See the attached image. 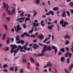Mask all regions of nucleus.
Masks as SVG:
<instances>
[{
    "instance_id": "34",
    "label": "nucleus",
    "mask_w": 73,
    "mask_h": 73,
    "mask_svg": "<svg viewBox=\"0 0 73 73\" xmlns=\"http://www.w3.org/2000/svg\"><path fill=\"white\" fill-rule=\"evenodd\" d=\"M66 14H67V15H68V16H69V17H70V13H69V11H66Z\"/></svg>"
},
{
    "instance_id": "62",
    "label": "nucleus",
    "mask_w": 73,
    "mask_h": 73,
    "mask_svg": "<svg viewBox=\"0 0 73 73\" xmlns=\"http://www.w3.org/2000/svg\"><path fill=\"white\" fill-rule=\"evenodd\" d=\"M64 24L66 25H68V23L67 22H65V21H64Z\"/></svg>"
},
{
    "instance_id": "56",
    "label": "nucleus",
    "mask_w": 73,
    "mask_h": 73,
    "mask_svg": "<svg viewBox=\"0 0 73 73\" xmlns=\"http://www.w3.org/2000/svg\"><path fill=\"white\" fill-rule=\"evenodd\" d=\"M53 23H55L56 24H57V20H56L54 22H53Z\"/></svg>"
},
{
    "instance_id": "46",
    "label": "nucleus",
    "mask_w": 73,
    "mask_h": 73,
    "mask_svg": "<svg viewBox=\"0 0 73 73\" xmlns=\"http://www.w3.org/2000/svg\"><path fill=\"white\" fill-rule=\"evenodd\" d=\"M31 37H34V38H35V37H36V36L33 34L31 35Z\"/></svg>"
},
{
    "instance_id": "51",
    "label": "nucleus",
    "mask_w": 73,
    "mask_h": 73,
    "mask_svg": "<svg viewBox=\"0 0 73 73\" xmlns=\"http://www.w3.org/2000/svg\"><path fill=\"white\" fill-rule=\"evenodd\" d=\"M71 56H72V54H71V53H70L68 54V57L69 58H70V57H71Z\"/></svg>"
},
{
    "instance_id": "31",
    "label": "nucleus",
    "mask_w": 73,
    "mask_h": 73,
    "mask_svg": "<svg viewBox=\"0 0 73 73\" xmlns=\"http://www.w3.org/2000/svg\"><path fill=\"white\" fill-rule=\"evenodd\" d=\"M23 50V48H22L21 49V50H20L21 52H25V53L26 51L25 50Z\"/></svg>"
},
{
    "instance_id": "28",
    "label": "nucleus",
    "mask_w": 73,
    "mask_h": 73,
    "mask_svg": "<svg viewBox=\"0 0 73 73\" xmlns=\"http://www.w3.org/2000/svg\"><path fill=\"white\" fill-rule=\"evenodd\" d=\"M6 37V34H3L2 39L3 40H4L5 38V37Z\"/></svg>"
},
{
    "instance_id": "48",
    "label": "nucleus",
    "mask_w": 73,
    "mask_h": 73,
    "mask_svg": "<svg viewBox=\"0 0 73 73\" xmlns=\"http://www.w3.org/2000/svg\"><path fill=\"white\" fill-rule=\"evenodd\" d=\"M9 50V47H7L6 48V49H5V51H7H7H8Z\"/></svg>"
},
{
    "instance_id": "52",
    "label": "nucleus",
    "mask_w": 73,
    "mask_h": 73,
    "mask_svg": "<svg viewBox=\"0 0 73 73\" xmlns=\"http://www.w3.org/2000/svg\"><path fill=\"white\" fill-rule=\"evenodd\" d=\"M69 58H68L67 60V62L68 64H69Z\"/></svg>"
},
{
    "instance_id": "9",
    "label": "nucleus",
    "mask_w": 73,
    "mask_h": 73,
    "mask_svg": "<svg viewBox=\"0 0 73 73\" xmlns=\"http://www.w3.org/2000/svg\"><path fill=\"white\" fill-rule=\"evenodd\" d=\"M10 46L11 47H12V48L14 49H16V48H17V46L15 44H11L10 45Z\"/></svg>"
},
{
    "instance_id": "4",
    "label": "nucleus",
    "mask_w": 73,
    "mask_h": 73,
    "mask_svg": "<svg viewBox=\"0 0 73 73\" xmlns=\"http://www.w3.org/2000/svg\"><path fill=\"white\" fill-rule=\"evenodd\" d=\"M50 14H51V15L52 16H53L54 15V12L52 10H50L49 12H47L46 14V15H47V16H49L50 15Z\"/></svg>"
},
{
    "instance_id": "57",
    "label": "nucleus",
    "mask_w": 73,
    "mask_h": 73,
    "mask_svg": "<svg viewBox=\"0 0 73 73\" xmlns=\"http://www.w3.org/2000/svg\"><path fill=\"white\" fill-rule=\"evenodd\" d=\"M48 29H52V27L50 26H48Z\"/></svg>"
},
{
    "instance_id": "47",
    "label": "nucleus",
    "mask_w": 73,
    "mask_h": 73,
    "mask_svg": "<svg viewBox=\"0 0 73 73\" xmlns=\"http://www.w3.org/2000/svg\"><path fill=\"white\" fill-rule=\"evenodd\" d=\"M10 18L9 17H7L6 20L8 21H9L10 20Z\"/></svg>"
},
{
    "instance_id": "22",
    "label": "nucleus",
    "mask_w": 73,
    "mask_h": 73,
    "mask_svg": "<svg viewBox=\"0 0 73 73\" xmlns=\"http://www.w3.org/2000/svg\"><path fill=\"white\" fill-rule=\"evenodd\" d=\"M60 60L62 62H63V61L65 60V58L64 57H62L60 58Z\"/></svg>"
},
{
    "instance_id": "55",
    "label": "nucleus",
    "mask_w": 73,
    "mask_h": 73,
    "mask_svg": "<svg viewBox=\"0 0 73 73\" xmlns=\"http://www.w3.org/2000/svg\"><path fill=\"white\" fill-rule=\"evenodd\" d=\"M36 23L35 22L33 24V27H36Z\"/></svg>"
},
{
    "instance_id": "12",
    "label": "nucleus",
    "mask_w": 73,
    "mask_h": 73,
    "mask_svg": "<svg viewBox=\"0 0 73 73\" xmlns=\"http://www.w3.org/2000/svg\"><path fill=\"white\" fill-rule=\"evenodd\" d=\"M66 38H68V39H69V38H70V36L68 35H66L64 36V39H66Z\"/></svg>"
},
{
    "instance_id": "18",
    "label": "nucleus",
    "mask_w": 73,
    "mask_h": 73,
    "mask_svg": "<svg viewBox=\"0 0 73 73\" xmlns=\"http://www.w3.org/2000/svg\"><path fill=\"white\" fill-rule=\"evenodd\" d=\"M53 9L54 11H57L58 10V7H54Z\"/></svg>"
},
{
    "instance_id": "16",
    "label": "nucleus",
    "mask_w": 73,
    "mask_h": 73,
    "mask_svg": "<svg viewBox=\"0 0 73 73\" xmlns=\"http://www.w3.org/2000/svg\"><path fill=\"white\" fill-rule=\"evenodd\" d=\"M30 61H32L33 63H35V60L32 57H30Z\"/></svg>"
},
{
    "instance_id": "1",
    "label": "nucleus",
    "mask_w": 73,
    "mask_h": 73,
    "mask_svg": "<svg viewBox=\"0 0 73 73\" xmlns=\"http://www.w3.org/2000/svg\"><path fill=\"white\" fill-rule=\"evenodd\" d=\"M48 50L49 51H50L52 50V48L50 47V46L49 45L48 48H46V45H44L43 46V48L42 49L41 53H45L46 50Z\"/></svg>"
},
{
    "instance_id": "44",
    "label": "nucleus",
    "mask_w": 73,
    "mask_h": 73,
    "mask_svg": "<svg viewBox=\"0 0 73 73\" xmlns=\"http://www.w3.org/2000/svg\"><path fill=\"white\" fill-rule=\"evenodd\" d=\"M27 68L28 69L30 68V62H29L28 64Z\"/></svg>"
},
{
    "instance_id": "38",
    "label": "nucleus",
    "mask_w": 73,
    "mask_h": 73,
    "mask_svg": "<svg viewBox=\"0 0 73 73\" xmlns=\"http://www.w3.org/2000/svg\"><path fill=\"white\" fill-rule=\"evenodd\" d=\"M33 12H34V14L33 16H36V15L37 13V12H36V10H35L33 11Z\"/></svg>"
},
{
    "instance_id": "6",
    "label": "nucleus",
    "mask_w": 73,
    "mask_h": 73,
    "mask_svg": "<svg viewBox=\"0 0 73 73\" xmlns=\"http://www.w3.org/2000/svg\"><path fill=\"white\" fill-rule=\"evenodd\" d=\"M52 48L53 49H55V54H56L57 51H58V49H57V48H56L55 46H52Z\"/></svg>"
},
{
    "instance_id": "60",
    "label": "nucleus",
    "mask_w": 73,
    "mask_h": 73,
    "mask_svg": "<svg viewBox=\"0 0 73 73\" xmlns=\"http://www.w3.org/2000/svg\"><path fill=\"white\" fill-rule=\"evenodd\" d=\"M27 62V60L26 59H24L23 60V62Z\"/></svg>"
},
{
    "instance_id": "50",
    "label": "nucleus",
    "mask_w": 73,
    "mask_h": 73,
    "mask_svg": "<svg viewBox=\"0 0 73 73\" xmlns=\"http://www.w3.org/2000/svg\"><path fill=\"white\" fill-rule=\"evenodd\" d=\"M18 70V69L17 68V66L15 67V72H17V70Z\"/></svg>"
},
{
    "instance_id": "64",
    "label": "nucleus",
    "mask_w": 73,
    "mask_h": 73,
    "mask_svg": "<svg viewBox=\"0 0 73 73\" xmlns=\"http://www.w3.org/2000/svg\"><path fill=\"white\" fill-rule=\"evenodd\" d=\"M71 12V13L72 14L73 13V9H72L70 10Z\"/></svg>"
},
{
    "instance_id": "41",
    "label": "nucleus",
    "mask_w": 73,
    "mask_h": 73,
    "mask_svg": "<svg viewBox=\"0 0 73 73\" xmlns=\"http://www.w3.org/2000/svg\"><path fill=\"white\" fill-rule=\"evenodd\" d=\"M6 42L7 44H9V38H7L6 40Z\"/></svg>"
},
{
    "instance_id": "59",
    "label": "nucleus",
    "mask_w": 73,
    "mask_h": 73,
    "mask_svg": "<svg viewBox=\"0 0 73 73\" xmlns=\"http://www.w3.org/2000/svg\"><path fill=\"white\" fill-rule=\"evenodd\" d=\"M25 46H28V45H29V44H28V42H26V43H25Z\"/></svg>"
},
{
    "instance_id": "10",
    "label": "nucleus",
    "mask_w": 73,
    "mask_h": 73,
    "mask_svg": "<svg viewBox=\"0 0 73 73\" xmlns=\"http://www.w3.org/2000/svg\"><path fill=\"white\" fill-rule=\"evenodd\" d=\"M47 65L49 67H52V64L49 61L47 62Z\"/></svg>"
},
{
    "instance_id": "24",
    "label": "nucleus",
    "mask_w": 73,
    "mask_h": 73,
    "mask_svg": "<svg viewBox=\"0 0 73 73\" xmlns=\"http://www.w3.org/2000/svg\"><path fill=\"white\" fill-rule=\"evenodd\" d=\"M24 12H22L20 14L21 17H24Z\"/></svg>"
},
{
    "instance_id": "49",
    "label": "nucleus",
    "mask_w": 73,
    "mask_h": 73,
    "mask_svg": "<svg viewBox=\"0 0 73 73\" xmlns=\"http://www.w3.org/2000/svg\"><path fill=\"white\" fill-rule=\"evenodd\" d=\"M57 25L58 30V31H59V30H60V25H59V24H57Z\"/></svg>"
},
{
    "instance_id": "35",
    "label": "nucleus",
    "mask_w": 73,
    "mask_h": 73,
    "mask_svg": "<svg viewBox=\"0 0 73 73\" xmlns=\"http://www.w3.org/2000/svg\"><path fill=\"white\" fill-rule=\"evenodd\" d=\"M7 67H8V65L7 64H5L3 66V68H6Z\"/></svg>"
},
{
    "instance_id": "63",
    "label": "nucleus",
    "mask_w": 73,
    "mask_h": 73,
    "mask_svg": "<svg viewBox=\"0 0 73 73\" xmlns=\"http://www.w3.org/2000/svg\"><path fill=\"white\" fill-rule=\"evenodd\" d=\"M37 40H36V39H35L33 41V42H37Z\"/></svg>"
},
{
    "instance_id": "54",
    "label": "nucleus",
    "mask_w": 73,
    "mask_h": 73,
    "mask_svg": "<svg viewBox=\"0 0 73 73\" xmlns=\"http://www.w3.org/2000/svg\"><path fill=\"white\" fill-rule=\"evenodd\" d=\"M23 68H22V69H20V72L21 73H23Z\"/></svg>"
},
{
    "instance_id": "61",
    "label": "nucleus",
    "mask_w": 73,
    "mask_h": 73,
    "mask_svg": "<svg viewBox=\"0 0 73 73\" xmlns=\"http://www.w3.org/2000/svg\"><path fill=\"white\" fill-rule=\"evenodd\" d=\"M44 72H45V73H47L48 72V70H47V69H44Z\"/></svg>"
},
{
    "instance_id": "27",
    "label": "nucleus",
    "mask_w": 73,
    "mask_h": 73,
    "mask_svg": "<svg viewBox=\"0 0 73 73\" xmlns=\"http://www.w3.org/2000/svg\"><path fill=\"white\" fill-rule=\"evenodd\" d=\"M20 43L21 44L23 45V44H24V41L23 40H20Z\"/></svg>"
},
{
    "instance_id": "3",
    "label": "nucleus",
    "mask_w": 73,
    "mask_h": 73,
    "mask_svg": "<svg viewBox=\"0 0 73 73\" xmlns=\"http://www.w3.org/2000/svg\"><path fill=\"white\" fill-rule=\"evenodd\" d=\"M25 17H22L19 19H17V21H19V20H20L19 21V23H23V21H24V20H25Z\"/></svg>"
},
{
    "instance_id": "8",
    "label": "nucleus",
    "mask_w": 73,
    "mask_h": 73,
    "mask_svg": "<svg viewBox=\"0 0 73 73\" xmlns=\"http://www.w3.org/2000/svg\"><path fill=\"white\" fill-rule=\"evenodd\" d=\"M66 13L65 11H63L61 15L62 17H66Z\"/></svg>"
},
{
    "instance_id": "32",
    "label": "nucleus",
    "mask_w": 73,
    "mask_h": 73,
    "mask_svg": "<svg viewBox=\"0 0 73 73\" xmlns=\"http://www.w3.org/2000/svg\"><path fill=\"white\" fill-rule=\"evenodd\" d=\"M23 48V46L21 47V46H18V48L17 49L19 50V49H21V50Z\"/></svg>"
},
{
    "instance_id": "33",
    "label": "nucleus",
    "mask_w": 73,
    "mask_h": 73,
    "mask_svg": "<svg viewBox=\"0 0 73 73\" xmlns=\"http://www.w3.org/2000/svg\"><path fill=\"white\" fill-rule=\"evenodd\" d=\"M24 34L25 35H26V36H27V37H30V35L27 34L26 33H24Z\"/></svg>"
},
{
    "instance_id": "58",
    "label": "nucleus",
    "mask_w": 73,
    "mask_h": 73,
    "mask_svg": "<svg viewBox=\"0 0 73 73\" xmlns=\"http://www.w3.org/2000/svg\"><path fill=\"white\" fill-rule=\"evenodd\" d=\"M65 48H66V50L67 51H68L69 50V47H66Z\"/></svg>"
},
{
    "instance_id": "2",
    "label": "nucleus",
    "mask_w": 73,
    "mask_h": 73,
    "mask_svg": "<svg viewBox=\"0 0 73 73\" xmlns=\"http://www.w3.org/2000/svg\"><path fill=\"white\" fill-rule=\"evenodd\" d=\"M3 7L4 8H6V6L7 8L6 9V11H8V9L9 8V7H8V4H7L6 5L5 4V2H3Z\"/></svg>"
},
{
    "instance_id": "11",
    "label": "nucleus",
    "mask_w": 73,
    "mask_h": 73,
    "mask_svg": "<svg viewBox=\"0 0 73 73\" xmlns=\"http://www.w3.org/2000/svg\"><path fill=\"white\" fill-rule=\"evenodd\" d=\"M38 38H40V40H42L43 38H44V36L43 35H40L39 36H38Z\"/></svg>"
},
{
    "instance_id": "19",
    "label": "nucleus",
    "mask_w": 73,
    "mask_h": 73,
    "mask_svg": "<svg viewBox=\"0 0 73 73\" xmlns=\"http://www.w3.org/2000/svg\"><path fill=\"white\" fill-rule=\"evenodd\" d=\"M33 31H34V28H32L31 30H30L29 32V33H32V32H33Z\"/></svg>"
},
{
    "instance_id": "43",
    "label": "nucleus",
    "mask_w": 73,
    "mask_h": 73,
    "mask_svg": "<svg viewBox=\"0 0 73 73\" xmlns=\"http://www.w3.org/2000/svg\"><path fill=\"white\" fill-rule=\"evenodd\" d=\"M19 49H17L15 50H14V52L16 53L17 52L19 51Z\"/></svg>"
},
{
    "instance_id": "40",
    "label": "nucleus",
    "mask_w": 73,
    "mask_h": 73,
    "mask_svg": "<svg viewBox=\"0 0 73 73\" xmlns=\"http://www.w3.org/2000/svg\"><path fill=\"white\" fill-rule=\"evenodd\" d=\"M13 52H14V49H13V48H12L11 49L10 53H13Z\"/></svg>"
},
{
    "instance_id": "45",
    "label": "nucleus",
    "mask_w": 73,
    "mask_h": 73,
    "mask_svg": "<svg viewBox=\"0 0 73 73\" xmlns=\"http://www.w3.org/2000/svg\"><path fill=\"white\" fill-rule=\"evenodd\" d=\"M29 20V17H27L25 19V22H26V21Z\"/></svg>"
},
{
    "instance_id": "15",
    "label": "nucleus",
    "mask_w": 73,
    "mask_h": 73,
    "mask_svg": "<svg viewBox=\"0 0 73 73\" xmlns=\"http://www.w3.org/2000/svg\"><path fill=\"white\" fill-rule=\"evenodd\" d=\"M42 53H40L39 54H38V57H42V56H43L44 54V52H42Z\"/></svg>"
},
{
    "instance_id": "29",
    "label": "nucleus",
    "mask_w": 73,
    "mask_h": 73,
    "mask_svg": "<svg viewBox=\"0 0 73 73\" xmlns=\"http://www.w3.org/2000/svg\"><path fill=\"white\" fill-rule=\"evenodd\" d=\"M50 38H46L43 41V42L44 43V42H45L47 40H49Z\"/></svg>"
},
{
    "instance_id": "21",
    "label": "nucleus",
    "mask_w": 73,
    "mask_h": 73,
    "mask_svg": "<svg viewBox=\"0 0 73 73\" xmlns=\"http://www.w3.org/2000/svg\"><path fill=\"white\" fill-rule=\"evenodd\" d=\"M20 37V36L19 35H18L16 36V40H20V38H19Z\"/></svg>"
},
{
    "instance_id": "37",
    "label": "nucleus",
    "mask_w": 73,
    "mask_h": 73,
    "mask_svg": "<svg viewBox=\"0 0 73 73\" xmlns=\"http://www.w3.org/2000/svg\"><path fill=\"white\" fill-rule=\"evenodd\" d=\"M23 47V49H24H24L25 50H27V48L26 47V46L25 45H24Z\"/></svg>"
},
{
    "instance_id": "36",
    "label": "nucleus",
    "mask_w": 73,
    "mask_h": 73,
    "mask_svg": "<svg viewBox=\"0 0 73 73\" xmlns=\"http://www.w3.org/2000/svg\"><path fill=\"white\" fill-rule=\"evenodd\" d=\"M23 27L24 29H26L27 28V26L25 24H24L23 25Z\"/></svg>"
},
{
    "instance_id": "53",
    "label": "nucleus",
    "mask_w": 73,
    "mask_h": 73,
    "mask_svg": "<svg viewBox=\"0 0 73 73\" xmlns=\"http://www.w3.org/2000/svg\"><path fill=\"white\" fill-rule=\"evenodd\" d=\"M24 35H25V34H24V33L23 34H22L21 36V37H24L25 36Z\"/></svg>"
},
{
    "instance_id": "5",
    "label": "nucleus",
    "mask_w": 73,
    "mask_h": 73,
    "mask_svg": "<svg viewBox=\"0 0 73 73\" xmlns=\"http://www.w3.org/2000/svg\"><path fill=\"white\" fill-rule=\"evenodd\" d=\"M32 48H34V49H38V48H39V45L35 43L34 44V46H32Z\"/></svg>"
},
{
    "instance_id": "39",
    "label": "nucleus",
    "mask_w": 73,
    "mask_h": 73,
    "mask_svg": "<svg viewBox=\"0 0 73 73\" xmlns=\"http://www.w3.org/2000/svg\"><path fill=\"white\" fill-rule=\"evenodd\" d=\"M40 2V0H36V4H39Z\"/></svg>"
},
{
    "instance_id": "20",
    "label": "nucleus",
    "mask_w": 73,
    "mask_h": 73,
    "mask_svg": "<svg viewBox=\"0 0 73 73\" xmlns=\"http://www.w3.org/2000/svg\"><path fill=\"white\" fill-rule=\"evenodd\" d=\"M5 16H6V14L5 13H3V14L2 19H4L5 17Z\"/></svg>"
},
{
    "instance_id": "13",
    "label": "nucleus",
    "mask_w": 73,
    "mask_h": 73,
    "mask_svg": "<svg viewBox=\"0 0 73 73\" xmlns=\"http://www.w3.org/2000/svg\"><path fill=\"white\" fill-rule=\"evenodd\" d=\"M44 20H42L40 22V25H42V27H44L45 25V23H44Z\"/></svg>"
},
{
    "instance_id": "30",
    "label": "nucleus",
    "mask_w": 73,
    "mask_h": 73,
    "mask_svg": "<svg viewBox=\"0 0 73 73\" xmlns=\"http://www.w3.org/2000/svg\"><path fill=\"white\" fill-rule=\"evenodd\" d=\"M64 22V19H62L60 22V24H63Z\"/></svg>"
},
{
    "instance_id": "26",
    "label": "nucleus",
    "mask_w": 73,
    "mask_h": 73,
    "mask_svg": "<svg viewBox=\"0 0 73 73\" xmlns=\"http://www.w3.org/2000/svg\"><path fill=\"white\" fill-rule=\"evenodd\" d=\"M69 44V41H68V40H66V41L65 42V45H68V44Z\"/></svg>"
},
{
    "instance_id": "42",
    "label": "nucleus",
    "mask_w": 73,
    "mask_h": 73,
    "mask_svg": "<svg viewBox=\"0 0 73 73\" xmlns=\"http://www.w3.org/2000/svg\"><path fill=\"white\" fill-rule=\"evenodd\" d=\"M12 12L13 13V14H15V8H14L12 10Z\"/></svg>"
},
{
    "instance_id": "25",
    "label": "nucleus",
    "mask_w": 73,
    "mask_h": 73,
    "mask_svg": "<svg viewBox=\"0 0 73 73\" xmlns=\"http://www.w3.org/2000/svg\"><path fill=\"white\" fill-rule=\"evenodd\" d=\"M60 51L62 52H65V49L63 48H62L60 49Z\"/></svg>"
},
{
    "instance_id": "23",
    "label": "nucleus",
    "mask_w": 73,
    "mask_h": 73,
    "mask_svg": "<svg viewBox=\"0 0 73 73\" xmlns=\"http://www.w3.org/2000/svg\"><path fill=\"white\" fill-rule=\"evenodd\" d=\"M4 27L5 30L6 31H7L8 30V29L7 28V25L5 24V25H3Z\"/></svg>"
},
{
    "instance_id": "7",
    "label": "nucleus",
    "mask_w": 73,
    "mask_h": 73,
    "mask_svg": "<svg viewBox=\"0 0 73 73\" xmlns=\"http://www.w3.org/2000/svg\"><path fill=\"white\" fill-rule=\"evenodd\" d=\"M22 29L21 27H20L19 25H18L17 26V29L16 31V32L19 33V31H20Z\"/></svg>"
},
{
    "instance_id": "14",
    "label": "nucleus",
    "mask_w": 73,
    "mask_h": 73,
    "mask_svg": "<svg viewBox=\"0 0 73 73\" xmlns=\"http://www.w3.org/2000/svg\"><path fill=\"white\" fill-rule=\"evenodd\" d=\"M68 68H69L70 70H71L73 68V63L71 65H70L69 66Z\"/></svg>"
},
{
    "instance_id": "17",
    "label": "nucleus",
    "mask_w": 73,
    "mask_h": 73,
    "mask_svg": "<svg viewBox=\"0 0 73 73\" xmlns=\"http://www.w3.org/2000/svg\"><path fill=\"white\" fill-rule=\"evenodd\" d=\"M7 14L9 15H13V13L12 12H11L10 10H9L8 11Z\"/></svg>"
}]
</instances>
